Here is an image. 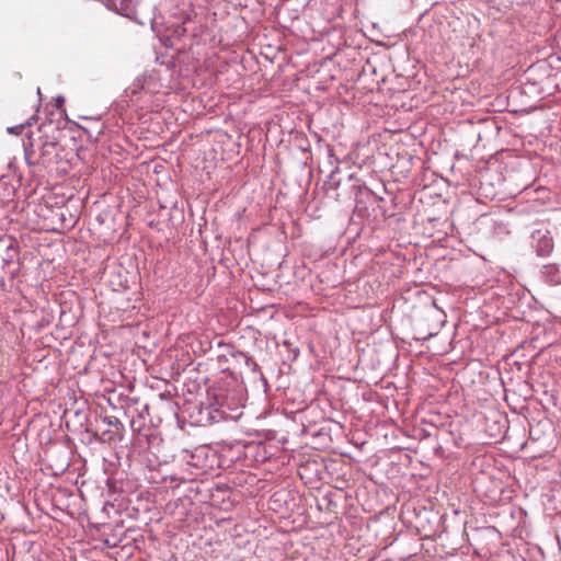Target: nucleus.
<instances>
[{
    "label": "nucleus",
    "mask_w": 561,
    "mask_h": 561,
    "mask_svg": "<svg viewBox=\"0 0 561 561\" xmlns=\"http://www.w3.org/2000/svg\"><path fill=\"white\" fill-rule=\"evenodd\" d=\"M106 5L125 16L134 14L136 7L134 0H106Z\"/></svg>",
    "instance_id": "f03ea898"
},
{
    "label": "nucleus",
    "mask_w": 561,
    "mask_h": 561,
    "mask_svg": "<svg viewBox=\"0 0 561 561\" xmlns=\"http://www.w3.org/2000/svg\"><path fill=\"white\" fill-rule=\"evenodd\" d=\"M23 127H24L23 125L10 127V128H8V131L11 134H19L21 131V129H23Z\"/></svg>",
    "instance_id": "f8f14e48"
},
{
    "label": "nucleus",
    "mask_w": 561,
    "mask_h": 561,
    "mask_svg": "<svg viewBox=\"0 0 561 561\" xmlns=\"http://www.w3.org/2000/svg\"><path fill=\"white\" fill-rule=\"evenodd\" d=\"M230 356L233 357V358H237V357L243 358L245 365L253 373H260L261 371L260 366L257 365V363L255 360H253V358L251 356H249L248 354H245L244 352L232 348V351L230 352Z\"/></svg>",
    "instance_id": "7ed1b4c3"
},
{
    "label": "nucleus",
    "mask_w": 561,
    "mask_h": 561,
    "mask_svg": "<svg viewBox=\"0 0 561 561\" xmlns=\"http://www.w3.org/2000/svg\"><path fill=\"white\" fill-rule=\"evenodd\" d=\"M57 101H58V102H62V101H64V99L59 96V98L57 99Z\"/></svg>",
    "instance_id": "4468645a"
},
{
    "label": "nucleus",
    "mask_w": 561,
    "mask_h": 561,
    "mask_svg": "<svg viewBox=\"0 0 561 561\" xmlns=\"http://www.w3.org/2000/svg\"><path fill=\"white\" fill-rule=\"evenodd\" d=\"M149 413L148 404H145L142 409L138 412L139 419H145V415Z\"/></svg>",
    "instance_id": "9b49d317"
},
{
    "label": "nucleus",
    "mask_w": 561,
    "mask_h": 561,
    "mask_svg": "<svg viewBox=\"0 0 561 561\" xmlns=\"http://www.w3.org/2000/svg\"><path fill=\"white\" fill-rule=\"evenodd\" d=\"M16 254H18V249L11 243L7 248V257L4 259V261H7V262L12 261Z\"/></svg>",
    "instance_id": "6e6552de"
},
{
    "label": "nucleus",
    "mask_w": 561,
    "mask_h": 561,
    "mask_svg": "<svg viewBox=\"0 0 561 561\" xmlns=\"http://www.w3.org/2000/svg\"><path fill=\"white\" fill-rule=\"evenodd\" d=\"M545 270L547 273L552 276L551 282L553 284H560L561 283V276L559 275L558 271L553 266H545Z\"/></svg>",
    "instance_id": "423d86ee"
},
{
    "label": "nucleus",
    "mask_w": 561,
    "mask_h": 561,
    "mask_svg": "<svg viewBox=\"0 0 561 561\" xmlns=\"http://www.w3.org/2000/svg\"><path fill=\"white\" fill-rule=\"evenodd\" d=\"M25 160L28 164L38 163V161L34 159V152L30 150L27 147H25Z\"/></svg>",
    "instance_id": "1a4fd4ad"
},
{
    "label": "nucleus",
    "mask_w": 561,
    "mask_h": 561,
    "mask_svg": "<svg viewBox=\"0 0 561 561\" xmlns=\"http://www.w3.org/2000/svg\"><path fill=\"white\" fill-rule=\"evenodd\" d=\"M530 244L538 256H548L553 250V239L547 227H539L530 234Z\"/></svg>",
    "instance_id": "f257e3e1"
},
{
    "label": "nucleus",
    "mask_w": 561,
    "mask_h": 561,
    "mask_svg": "<svg viewBox=\"0 0 561 561\" xmlns=\"http://www.w3.org/2000/svg\"><path fill=\"white\" fill-rule=\"evenodd\" d=\"M185 33H186V28L182 25H179L174 28L173 36L180 38V37L184 36Z\"/></svg>",
    "instance_id": "9d476101"
},
{
    "label": "nucleus",
    "mask_w": 561,
    "mask_h": 561,
    "mask_svg": "<svg viewBox=\"0 0 561 561\" xmlns=\"http://www.w3.org/2000/svg\"><path fill=\"white\" fill-rule=\"evenodd\" d=\"M107 423H108L110 425H114V426H117V425H119V424H121L119 420H118V419H116V417L108 419Z\"/></svg>",
    "instance_id": "ddd939ff"
},
{
    "label": "nucleus",
    "mask_w": 561,
    "mask_h": 561,
    "mask_svg": "<svg viewBox=\"0 0 561 561\" xmlns=\"http://www.w3.org/2000/svg\"><path fill=\"white\" fill-rule=\"evenodd\" d=\"M144 426V419L133 417L130 421V427L134 432H140Z\"/></svg>",
    "instance_id": "0eeeda50"
},
{
    "label": "nucleus",
    "mask_w": 561,
    "mask_h": 561,
    "mask_svg": "<svg viewBox=\"0 0 561 561\" xmlns=\"http://www.w3.org/2000/svg\"><path fill=\"white\" fill-rule=\"evenodd\" d=\"M56 148V144L53 142V141H48V140H45L43 144H42V148H41V157L43 159H47L50 157V154L53 153V151L55 150Z\"/></svg>",
    "instance_id": "39448f33"
},
{
    "label": "nucleus",
    "mask_w": 561,
    "mask_h": 561,
    "mask_svg": "<svg viewBox=\"0 0 561 561\" xmlns=\"http://www.w3.org/2000/svg\"><path fill=\"white\" fill-rule=\"evenodd\" d=\"M339 172V168L335 167L330 175H329V179L324 182L323 184V187L325 188L327 192H329L330 190H336L340 185V181H335V174Z\"/></svg>",
    "instance_id": "20e7f679"
}]
</instances>
